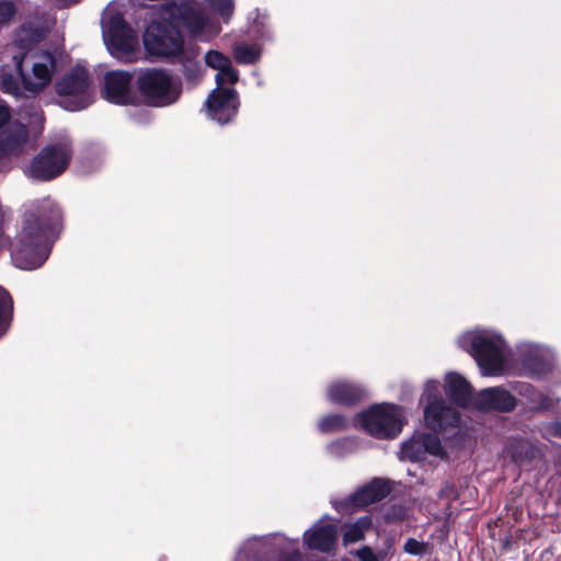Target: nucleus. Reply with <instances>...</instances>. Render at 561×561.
Returning <instances> with one entry per match:
<instances>
[{
  "mask_svg": "<svg viewBox=\"0 0 561 561\" xmlns=\"http://www.w3.org/2000/svg\"><path fill=\"white\" fill-rule=\"evenodd\" d=\"M474 404L482 411L508 412L515 408L516 400L505 389L494 387L481 390L474 400Z\"/></svg>",
  "mask_w": 561,
  "mask_h": 561,
  "instance_id": "dca6fc26",
  "label": "nucleus"
},
{
  "mask_svg": "<svg viewBox=\"0 0 561 561\" xmlns=\"http://www.w3.org/2000/svg\"><path fill=\"white\" fill-rule=\"evenodd\" d=\"M424 420L428 428L443 432L448 428H455L460 422V415L456 409L445 402V400L434 401L426 404L424 409Z\"/></svg>",
  "mask_w": 561,
  "mask_h": 561,
  "instance_id": "4468645a",
  "label": "nucleus"
},
{
  "mask_svg": "<svg viewBox=\"0 0 561 561\" xmlns=\"http://www.w3.org/2000/svg\"><path fill=\"white\" fill-rule=\"evenodd\" d=\"M208 5L227 21L233 13V0H205Z\"/></svg>",
  "mask_w": 561,
  "mask_h": 561,
  "instance_id": "a878e982",
  "label": "nucleus"
},
{
  "mask_svg": "<svg viewBox=\"0 0 561 561\" xmlns=\"http://www.w3.org/2000/svg\"><path fill=\"white\" fill-rule=\"evenodd\" d=\"M205 106L209 118L219 124H226L237 114L239 106L237 91L231 88H216L208 95Z\"/></svg>",
  "mask_w": 561,
  "mask_h": 561,
  "instance_id": "f8f14e48",
  "label": "nucleus"
},
{
  "mask_svg": "<svg viewBox=\"0 0 561 561\" xmlns=\"http://www.w3.org/2000/svg\"><path fill=\"white\" fill-rule=\"evenodd\" d=\"M20 118L26 123L10 124L11 113L7 104L0 103V157L18 152L27 137L26 125L42 127L43 112L32 100L19 112Z\"/></svg>",
  "mask_w": 561,
  "mask_h": 561,
  "instance_id": "20e7f679",
  "label": "nucleus"
},
{
  "mask_svg": "<svg viewBox=\"0 0 561 561\" xmlns=\"http://www.w3.org/2000/svg\"><path fill=\"white\" fill-rule=\"evenodd\" d=\"M199 48L197 46H187L174 61L183 67V73L187 81L196 84L203 77L204 70L198 61Z\"/></svg>",
  "mask_w": 561,
  "mask_h": 561,
  "instance_id": "412c9836",
  "label": "nucleus"
},
{
  "mask_svg": "<svg viewBox=\"0 0 561 561\" xmlns=\"http://www.w3.org/2000/svg\"><path fill=\"white\" fill-rule=\"evenodd\" d=\"M336 537V526L331 524L314 525L304 535L305 542L309 549L323 552H329L334 547Z\"/></svg>",
  "mask_w": 561,
  "mask_h": 561,
  "instance_id": "f3484780",
  "label": "nucleus"
},
{
  "mask_svg": "<svg viewBox=\"0 0 561 561\" xmlns=\"http://www.w3.org/2000/svg\"><path fill=\"white\" fill-rule=\"evenodd\" d=\"M234 58L240 64H253L260 56L255 45L240 44L233 49Z\"/></svg>",
  "mask_w": 561,
  "mask_h": 561,
  "instance_id": "5701e85b",
  "label": "nucleus"
},
{
  "mask_svg": "<svg viewBox=\"0 0 561 561\" xmlns=\"http://www.w3.org/2000/svg\"><path fill=\"white\" fill-rule=\"evenodd\" d=\"M541 371H542V369H536V370H534L533 373H534V374H540Z\"/></svg>",
  "mask_w": 561,
  "mask_h": 561,
  "instance_id": "e433bc0d",
  "label": "nucleus"
},
{
  "mask_svg": "<svg viewBox=\"0 0 561 561\" xmlns=\"http://www.w3.org/2000/svg\"><path fill=\"white\" fill-rule=\"evenodd\" d=\"M205 62L208 67L218 70V72L231 65L230 58L218 50H209L205 56Z\"/></svg>",
  "mask_w": 561,
  "mask_h": 561,
  "instance_id": "b1692460",
  "label": "nucleus"
},
{
  "mask_svg": "<svg viewBox=\"0 0 561 561\" xmlns=\"http://www.w3.org/2000/svg\"><path fill=\"white\" fill-rule=\"evenodd\" d=\"M364 430L377 438H393L403 426L402 410L389 403L376 405L358 416Z\"/></svg>",
  "mask_w": 561,
  "mask_h": 561,
  "instance_id": "1a4fd4ad",
  "label": "nucleus"
},
{
  "mask_svg": "<svg viewBox=\"0 0 561 561\" xmlns=\"http://www.w3.org/2000/svg\"><path fill=\"white\" fill-rule=\"evenodd\" d=\"M422 400H424L426 402V404L433 403L434 401L443 400L439 397L438 381L430 380L426 382L424 392L422 396Z\"/></svg>",
  "mask_w": 561,
  "mask_h": 561,
  "instance_id": "c756f323",
  "label": "nucleus"
},
{
  "mask_svg": "<svg viewBox=\"0 0 561 561\" xmlns=\"http://www.w3.org/2000/svg\"><path fill=\"white\" fill-rule=\"evenodd\" d=\"M458 343L473 356L483 376L504 374L506 344L500 334L488 330L468 332Z\"/></svg>",
  "mask_w": 561,
  "mask_h": 561,
  "instance_id": "f03ea898",
  "label": "nucleus"
},
{
  "mask_svg": "<svg viewBox=\"0 0 561 561\" xmlns=\"http://www.w3.org/2000/svg\"><path fill=\"white\" fill-rule=\"evenodd\" d=\"M371 526L370 517H362L357 519L354 524L347 526L344 535L343 542L345 546L350 543H354L360 541L365 537L366 530H368Z\"/></svg>",
  "mask_w": 561,
  "mask_h": 561,
  "instance_id": "4be33fe9",
  "label": "nucleus"
},
{
  "mask_svg": "<svg viewBox=\"0 0 561 561\" xmlns=\"http://www.w3.org/2000/svg\"><path fill=\"white\" fill-rule=\"evenodd\" d=\"M327 394L333 403L353 404L365 396V390L357 385L339 381L328 388Z\"/></svg>",
  "mask_w": 561,
  "mask_h": 561,
  "instance_id": "aec40b11",
  "label": "nucleus"
},
{
  "mask_svg": "<svg viewBox=\"0 0 561 561\" xmlns=\"http://www.w3.org/2000/svg\"><path fill=\"white\" fill-rule=\"evenodd\" d=\"M61 213L49 197L37 201L24 214L22 229L11 248L14 265L21 270H34L43 265L49 255V241L60 225Z\"/></svg>",
  "mask_w": 561,
  "mask_h": 561,
  "instance_id": "f257e3e1",
  "label": "nucleus"
},
{
  "mask_svg": "<svg viewBox=\"0 0 561 561\" xmlns=\"http://www.w3.org/2000/svg\"><path fill=\"white\" fill-rule=\"evenodd\" d=\"M7 210L1 209V215L4 216Z\"/></svg>",
  "mask_w": 561,
  "mask_h": 561,
  "instance_id": "4c0bfd02",
  "label": "nucleus"
},
{
  "mask_svg": "<svg viewBox=\"0 0 561 561\" xmlns=\"http://www.w3.org/2000/svg\"><path fill=\"white\" fill-rule=\"evenodd\" d=\"M55 89L62 98L61 105L68 111L83 110L92 102L89 73L82 66L78 65L66 72L57 80Z\"/></svg>",
  "mask_w": 561,
  "mask_h": 561,
  "instance_id": "6e6552de",
  "label": "nucleus"
},
{
  "mask_svg": "<svg viewBox=\"0 0 561 561\" xmlns=\"http://www.w3.org/2000/svg\"><path fill=\"white\" fill-rule=\"evenodd\" d=\"M346 428V421L340 414L328 415L320 420L319 430L321 432H334Z\"/></svg>",
  "mask_w": 561,
  "mask_h": 561,
  "instance_id": "393cba45",
  "label": "nucleus"
},
{
  "mask_svg": "<svg viewBox=\"0 0 561 561\" xmlns=\"http://www.w3.org/2000/svg\"><path fill=\"white\" fill-rule=\"evenodd\" d=\"M163 15L171 25L185 28L192 37L208 42L220 33V26L210 21L205 12L193 2H170L164 5Z\"/></svg>",
  "mask_w": 561,
  "mask_h": 561,
  "instance_id": "39448f33",
  "label": "nucleus"
},
{
  "mask_svg": "<svg viewBox=\"0 0 561 561\" xmlns=\"http://www.w3.org/2000/svg\"><path fill=\"white\" fill-rule=\"evenodd\" d=\"M72 158L69 142H58L44 147L32 160L27 174L38 181H50L62 174Z\"/></svg>",
  "mask_w": 561,
  "mask_h": 561,
  "instance_id": "0eeeda50",
  "label": "nucleus"
},
{
  "mask_svg": "<svg viewBox=\"0 0 561 561\" xmlns=\"http://www.w3.org/2000/svg\"><path fill=\"white\" fill-rule=\"evenodd\" d=\"M446 393L459 407H467L472 399V388L469 382L458 374H448L445 378Z\"/></svg>",
  "mask_w": 561,
  "mask_h": 561,
  "instance_id": "6ab92c4d",
  "label": "nucleus"
},
{
  "mask_svg": "<svg viewBox=\"0 0 561 561\" xmlns=\"http://www.w3.org/2000/svg\"><path fill=\"white\" fill-rule=\"evenodd\" d=\"M443 456V447L439 438L433 434H416L402 445L401 460L421 461L425 455Z\"/></svg>",
  "mask_w": 561,
  "mask_h": 561,
  "instance_id": "ddd939ff",
  "label": "nucleus"
},
{
  "mask_svg": "<svg viewBox=\"0 0 561 561\" xmlns=\"http://www.w3.org/2000/svg\"><path fill=\"white\" fill-rule=\"evenodd\" d=\"M144 42L151 54L173 61L186 49L183 36L176 28H164L157 35L152 32H147Z\"/></svg>",
  "mask_w": 561,
  "mask_h": 561,
  "instance_id": "9b49d317",
  "label": "nucleus"
},
{
  "mask_svg": "<svg viewBox=\"0 0 561 561\" xmlns=\"http://www.w3.org/2000/svg\"><path fill=\"white\" fill-rule=\"evenodd\" d=\"M531 401L539 411L550 410L554 407L553 399L542 393H537Z\"/></svg>",
  "mask_w": 561,
  "mask_h": 561,
  "instance_id": "2f4dec72",
  "label": "nucleus"
},
{
  "mask_svg": "<svg viewBox=\"0 0 561 561\" xmlns=\"http://www.w3.org/2000/svg\"><path fill=\"white\" fill-rule=\"evenodd\" d=\"M217 88H224L225 84H234L239 80L238 71L230 65L227 69L217 72L216 75Z\"/></svg>",
  "mask_w": 561,
  "mask_h": 561,
  "instance_id": "cd10ccee",
  "label": "nucleus"
},
{
  "mask_svg": "<svg viewBox=\"0 0 561 561\" xmlns=\"http://www.w3.org/2000/svg\"><path fill=\"white\" fill-rule=\"evenodd\" d=\"M11 301L8 293L0 288V337L7 332L8 329L5 311L9 309Z\"/></svg>",
  "mask_w": 561,
  "mask_h": 561,
  "instance_id": "c85d7f7f",
  "label": "nucleus"
},
{
  "mask_svg": "<svg viewBox=\"0 0 561 561\" xmlns=\"http://www.w3.org/2000/svg\"><path fill=\"white\" fill-rule=\"evenodd\" d=\"M425 550V547L422 542L415 539H409L404 545V551L410 554H422Z\"/></svg>",
  "mask_w": 561,
  "mask_h": 561,
  "instance_id": "473e14b6",
  "label": "nucleus"
},
{
  "mask_svg": "<svg viewBox=\"0 0 561 561\" xmlns=\"http://www.w3.org/2000/svg\"><path fill=\"white\" fill-rule=\"evenodd\" d=\"M390 493V486L383 479H374L369 484L352 495L351 501L355 507H364L381 501Z\"/></svg>",
  "mask_w": 561,
  "mask_h": 561,
  "instance_id": "a211bd4d",
  "label": "nucleus"
},
{
  "mask_svg": "<svg viewBox=\"0 0 561 561\" xmlns=\"http://www.w3.org/2000/svg\"><path fill=\"white\" fill-rule=\"evenodd\" d=\"M103 37L115 58L128 57L138 45L136 32L126 24L121 13L106 12L102 20Z\"/></svg>",
  "mask_w": 561,
  "mask_h": 561,
  "instance_id": "9d476101",
  "label": "nucleus"
},
{
  "mask_svg": "<svg viewBox=\"0 0 561 561\" xmlns=\"http://www.w3.org/2000/svg\"><path fill=\"white\" fill-rule=\"evenodd\" d=\"M1 87L2 90L7 93L13 94L15 96L19 95V83L18 80L9 73H4L1 79Z\"/></svg>",
  "mask_w": 561,
  "mask_h": 561,
  "instance_id": "7c9ffc66",
  "label": "nucleus"
},
{
  "mask_svg": "<svg viewBox=\"0 0 561 561\" xmlns=\"http://www.w3.org/2000/svg\"><path fill=\"white\" fill-rule=\"evenodd\" d=\"M356 554L360 559V561H377L376 556L368 547H364L357 550Z\"/></svg>",
  "mask_w": 561,
  "mask_h": 561,
  "instance_id": "72a5a7b5",
  "label": "nucleus"
},
{
  "mask_svg": "<svg viewBox=\"0 0 561 561\" xmlns=\"http://www.w3.org/2000/svg\"><path fill=\"white\" fill-rule=\"evenodd\" d=\"M279 561H300V554L296 551L290 558L282 559Z\"/></svg>",
  "mask_w": 561,
  "mask_h": 561,
  "instance_id": "c9c22d12",
  "label": "nucleus"
},
{
  "mask_svg": "<svg viewBox=\"0 0 561 561\" xmlns=\"http://www.w3.org/2000/svg\"><path fill=\"white\" fill-rule=\"evenodd\" d=\"M104 96L115 104L131 102V75L122 70L110 71L104 78Z\"/></svg>",
  "mask_w": 561,
  "mask_h": 561,
  "instance_id": "2eb2a0df",
  "label": "nucleus"
},
{
  "mask_svg": "<svg viewBox=\"0 0 561 561\" xmlns=\"http://www.w3.org/2000/svg\"><path fill=\"white\" fill-rule=\"evenodd\" d=\"M16 5L13 1H0V26L9 25L16 15Z\"/></svg>",
  "mask_w": 561,
  "mask_h": 561,
  "instance_id": "bb28decb",
  "label": "nucleus"
},
{
  "mask_svg": "<svg viewBox=\"0 0 561 561\" xmlns=\"http://www.w3.org/2000/svg\"><path fill=\"white\" fill-rule=\"evenodd\" d=\"M546 433L549 437L561 438V422H553L546 428Z\"/></svg>",
  "mask_w": 561,
  "mask_h": 561,
  "instance_id": "f704fd0d",
  "label": "nucleus"
},
{
  "mask_svg": "<svg viewBox=\"0 0 561 561\" xmlns=\"http://www.w3.org/2000/svg\"><path fill=\"white\" fill-rule=\"evenodd\" d=\"M138 89L150 105L167 106L174 103L181 94L178 78L161 69H146L137 78Z\"/></svg>",
  "mask_w": 561,
  "mask_h": 561,
  "instance_id": "423d86ee",
  "label": "nucleus"
},
{
  "mask_svg": "<svg viewBox=\"0 0 561 561\" xmlns=\"http://www.w3.org/2000/svg\"><path fill=\"white\" fill-rule=\"evenodd\" d=\"M26 49L23 55H13L15 68L23 79L24 88L37 93L47 87L56 69L55 57L41 49L26 48L23 39L19 36L11 45V49Z\"/></svg>",
  "mask_w": 561,
  "mask_h": 561,
  "instance_id": "7ed1b4c3",
  "label": "nucleus"
}]
</instances>
